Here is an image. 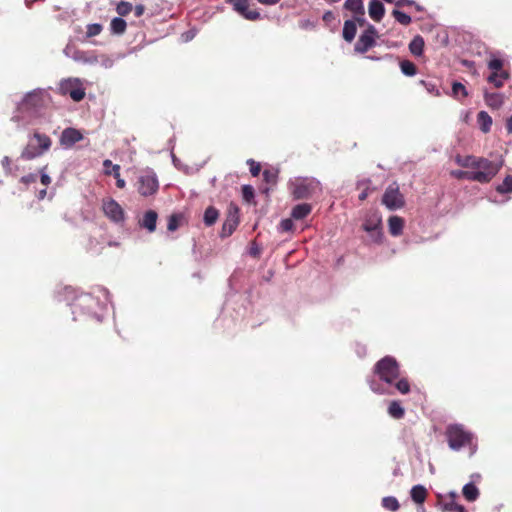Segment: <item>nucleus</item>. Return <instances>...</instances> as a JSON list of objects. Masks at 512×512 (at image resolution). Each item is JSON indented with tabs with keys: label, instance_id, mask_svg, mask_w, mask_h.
<instances>
[{
	"label": "nucleus",
	"instance_id": "f3484780",
	"mask_svg": "<svg viewBox=\"0 0 512 512\" xmlns=\"http://www.w3.org/2000/svg\"><path fill=\"white\" fill-rule=\"evenodd\" d=\"M237 213H238L237 208H235V210L233 212L232 211L229 212L227 218L225 219V221L222 225L220 237L226 238V237L230 236L235 231V229L237 228V226L239 224V218H238Z\"/></svg>",
	"mask_w": 512,
	"mask_h": 512
},
{
	"label": "nucleus",
	"instance_id": "8fccbe9b",
	"mask_svg": "<svg viewBox=\"0 0 512 512\" xmlns=\"http://www.w3.org/2000/svg\"><path fill=\"white\" fill-rule=\"evenodd\" d=\"M420 83L425 87L428 93L435 96L440 95L439 89L437 88V85L435 83L425 80H421Z\"/></svg>",
	"mask_w": 512,
	"mask_h": 512
},
{
	"label": "nucleus",
	"instance_id": "5701e85b",
	"mask_svg": "<svg viewBox=\"0 0 512 512\" xmlns=\"http://www.w3.org/2000/svg\"><path fill=\"white\" fill-rule=\"evenodd\" d=\"M462 494L467 501L474 502L479 498L480 492L473 482H469L463 486Z\"/></svg>",
	"mask_w": 512,
	"mask_h": 512
},
{
	"label": "nucleus",
	"instance_id": "6e6552de",
	"mask_svg": "<svg viewBox=\"0 0 512 512\" xmlns=\"http://www.w3.org/2000/svg\"><path fill=\"white\" fill-rule=\"evenodd\" d=\"M502 167V162L495 163L486 158L477 157L474 167L472 168L473 174H480L482 180H475L479 183L490 182Z\"/></svg>",
	"mask_w": 512,
	"mask_h": 512
},
{
	"label": "nucleus",
	"instance_id": "6e6d98bb",
	"mask_svg": "<svg viewBox=\"0 0 512 512\" xmlns=\"http://www.w3.org/2000/svg\"><path fill=\"white\" fill-rule=\"evenodd\" d=\"M46 166L40 170V181L44 186H48L51 183L50 176L46 173Z\"/></svg>",
	"mask_w": 512,
	"mask_h": 512
},
{
	"label": "nucleus",
	"instance_id": "09e8293b",
	"mask_svg": "<svg viewBox=\"0 0 512 512\" xmlns=\"http://www.w3.org/2000/svg\"><path fill=\"white\" fill-rule=\"evenodd\" d=\"M294 227L293 221L290 218H286L280 221L278 225V231L280 233L290 232Z\"/></svg>",
	"mask_w": 512,
	"mask_h": 512
},
{
	"label": "nucleus",
	"instance_id": "c03bdc74",
	"mask_svg": "<svg viewBox=\"0 0 512 512\" xmlns=\"http://www.w3.org/2000/svg\"><path fill=\"white\" fill-rule=\"evenodd\" d=\"M103 27L99 23H92L87 25L86 38L97 36L101 33Z\"/></svg>",
	"mask_w": 512,
	"mask_h": 512
},
{
	"label": "nucleus",
	"instance_id": "20e7f679",
	"mask_svg": "<svg viewBox=\"0 0 512 512\" xmlns=\"http://www.w3.org/2000/svg\"><path fill=\"white\" fill-rule=\"evenodd\" d=\"M289 189L294 199H307L321 193L320 181L315 178L300 177L289 181Z\"/></svg>",
	"mask_w": 512,
	"mask_h": 512
},
{
	"label": "nucleus",
	"instance_id": "c85d7f7f",
	"mask_svg": "<svg viewBox=\"0 0 512 512\" xmlns=\"http://www.w3.org/2000/svg\"><path fill=\"white\" fill-rule=\"evenodd\" d=\"M344 8L353 12L355 15H365V9L362 0H346Z\"/></svg>",
	"mask_w": 512,
	"mask_h": 512
},
{
	"label": "nucleus",
	"instance_id": "4be33fe9",
	"mask_svg": "<svg viewBox=\"0 0 512 512\" xmlns=\"http://www.w3.org/2000/svg\"><path fill=\"white\" fill-rule=\"evenodd\" d=\"M510 75L507 71H501L497 73H491L487 77V81L491 83L495 88L503 87L504 83L509 79Z\"/></svg>",
	"mask_w": 512,
	"mask_h": 512
},
{
	"label": "nucleus",
	"instance_id": "0e129e2a",
	"mask_svg": "<svg viewBox=\"0 0 512 512\" xmlns=\"http://www.w3.org/2000/svg\"><path fill=\"white\" fill-rule=\"evenodd\" d=\"M117 179L116 181V185L118 188H124L125 187V180L122 179L120 176L119 177H115Z\"/></svg>",
	"mask_w": 512,
	"mask_h": 512
},
{
	"label": "nucleus",
	"instance_id": "aec40b11",
	"mask_svg": "<svg viewBox=\"0 0 512 512\" xmlns=\"http://www.w3.org/2000/svg\"><path fill=\"white\" fill-rule=\"evenodd\" d=\"M484 100L489 107L493 109H498L504 103V96L501 93L485 91Z\"/></svg>",
	"mask_w": 512,
	"mask_h": 512
},
{
	"label": "nucleus",
	"instance_id": "49530a36",
	"mask_svg": "<svg viewBox=\"0 0 512 512\" xmlns=\"http://www.w3.org/2000/svg\"><path fill=\"white\" fill-rule=\"evenodd\" d=\"M117 13L121 16H125L127 14H129L132 10H133V6L131 3L129 2H126V1H121L118 5H117Z\"/></svg>",
	"mask_w": 512,
	"mask_h": 512
},
{
	"label": "nucleus",
	"instance_id": "4d7b16f0",
	"mask_svg": "<svg viewBox=\"0 0 512 512\" xmlns=\"http://www.w3.org/2000/svg\"><path fill=\"white\" fill-rule=\"evenodd\" d=\"M299 27L304 30H309V29H313L315 27V23L308 19H305V20H301L299 22Z\"/></svg>",
	"mask_w": 512,
	"mask_h": 512
},
{
	"label": "nucleus",
	"instance_id": "3c124183",
	"mask_svg": "<svg viewBox=\"0 0 512 512\" xmlns=\"http://www.w3.org/2000/svg\"><path fill=\"white\" fill-rule=\"evenodd\" d=\"M179 227V216L171 215L168 219L167 229L171 232L177 230Z\"/></svg>",
	"mask_w": 512,
	"mask_h": 512
},
{
	"label": "nucleus",
	"instance_id": "9d476101",
	"mask_svg": "<svg viewBox=\"0 0 512 512\" xmlns=\"http://www.w3.org/2000/svg\"><path fill=\"white\" fill-rule=\"evenodd\" d=\"M382 203L391 211L400 209L404 206V196L400 193L396 183L390 184L382 197Z\"/></svg>",
	"mask_w": 512,
	"mask_h": 512
},
{
	"label": "nucleus",
	"instance_id": "c9c22d12",
	"mask_svg": "<svg viewBox=\"0 0 512 512\" xmlns=\"http://www.w3.org/2000/svg\"><path fill=\"white\" fill-rule=\"evenodd\" d=\"M476 159H477V157H475V156H464L463 157V156L457 155L455 157V162L461 167L472 169L475 165Z\"/></svg>",
	"mask_w": 512,
	"mask_h": 512
},
{
	"label": "nucleus",
	"instance_id": "37998d69",
	"mask_svg": "<svg viewBox=\"0 0 512 512\" xmlns=\"http://www.w3.org/2000/svg\"><path fill=\"white\" fill-rule=\"evenodd\" d=\"M263 179L268 184H276L278 172L274 169H266L262 173Z\"/></svg>",
	"mask_w": 512,
	"mask_h": 512
},
{
	"label": "nucleus",
	"instance_id": "603ef678",
	"mask_svg": "<svg viewBox=\"0 0 512 512\" xmlns=\"http://www.w3.org/2000/svg\"><path fill=\"white\" fill-rule=\"evenodd\" d=\"M247 164L250 167V173L252 176H258L261 170L260 163L254 161L253 159H248Z\"/></svg>",
	"mask_w": 512,
	"mask_h": 512
},
{
	"label": "nucleus",
	"instance_id": "338daca9",
	"mask_svg": "<svg viewBox=\"0 0 512 512\" xmlns=\"http://www.w3.org/2000/svg\"><path fill=\"white\" fill-rule=\"evenodd\" d=\"M506 128L508 133H512V116L507 119Z\"/></svg>",
	"mask_w": 512,
	"mask_h": 512
},
{
	"label": "nucleus",
	"instance_id": "13d9d810",
	"mask_svg": "<svg viewBox=\"0 0 512 512\" xmlns=\"http://www.w3.org/2000/svg\"><path fill=\"white\" fill-rule=\"evenodd\" d=\"M196 33L194 30H189L181 34V40L183 42H189L195 37Z\"/></svg>",
	"mask_w": 512,
	"mask_h": 512
},
{
	"label": "nucleus",
	"instance_id": "864d4df0",
	"mask_svg": "<svg viewBox=\"0 0 512 512\" xmlns=\"http://www.w3.org/2000/svg\"><path fill=\"white\" fill-rule=\"evenodd\" d=\"M243 198L246 201H251L254 198V189L250 185H244L242 187Z\"/></svg>",
	"mask_w": 512,
	"mask_h": 512
},
{
	"label": "nucleus",
	"instance_id": "b1692460",
	"mask_svg": "<svg viewBox=\"0 0 512 512\" xmlns=\"http://www.w3.org/2000/svg\"><path fill=\"white\" fill-rule=\"evenodd\" d=\"M412 500L417 504H422L427 496V490L423 485H415L410 491Z\"/></svg>",
	"mask_w": 512,
	"mask_h": 512
},
{
	"label": "nucleus",
	"instance_id": "bb28decb",
	"mask_svg": "<svg viewBox=\"0 0 512 512\" xmlns=\"http://www.w3.org/2000/svg\"><path fill=\"white\" fill-rule=\"evenodd\" d=\"M477 122L482 132L488 133L492 126V118L486 111L477 114Z\"/></svg>",
	"mask_w": 512,
	"mask_h": 512
},
{
	"label": "nucleus",
	"instance_id": "5fc2aeb1",
	"mask_svg": "<svg viewBox=\"0 0 512 512\" xmlns=\"http://www.w3.org/2000/svg\"><path fill=\"white\" fill-rule=\"evenodd\" d=\"M38 179V175L36 173H29L21 177L20 182L29 185L35 183Z\"/></svg>",
	"mask_w": 512,
	"mask_h": 512
},
{
	"label": "nucleus",
	"instance_id": "a18cd8bd",
	"mask_svg": "<svg viewBox=\"0 0 512 512\" xmlns=\"http://www.w3.org/2000/svg\"><path fill=\"white\" fill-rule=\"evenodd\" d=\"M488 68L492 71V73L504 71L503 61L499 58H491L488 62Z\"/></svg>",
	"mask_w": 512,
	"mask_h": 512
},
{
	"label": "nucleus",
	"instance_id": "2eb2a0df",
	"mask_svg": "<svg viewBox=\"0 0 512 512\" xmlns=\"http://www.w3.org/2000/svg\"><path fill=\"white\" fill-rule=\"evenodd\" d=\"M83 139L82 133L76 128H66L60 136V144L65 148H71L75 143Z\"/></svg>",
	"mask_w": 512,
	"mask_h": 512
},
{
	"label": "nucleus",
	"instance_id": "f704fd0d",
	"mask_svg": "<svg viewBox=\"0 0 512 512\" xmlns=\"http://www.w3.org/2000/svg\"><path fill=\"white\" fill-rule=\"evenodd\" d=\"M451 95L455 99L461 100L462 98H465L468 95V92H467L465 86L462 83H460V82H453Z\"/></svg>",
	"mask_w": 512,
	"mask_h": 512
},
{
	"label": "nucleus",
	"instance_id": "72a5a7b5",
	"mask_svg": "<svg viewBox=\"0 0 512 512\" xmlns=\"http://www.w3.org/2000/svg\"><path fill=\"white\" fill-rule=\"evenodd\" d=\"M110 29L112 33L120 35L125 32L126 21L121 17H115L111 21Z\"/></svg>",
	"mask_w": 512,
	"mask_h": 512
},
{
	"label": "nucleus",
	"instance_id": "ea45409f",
	"mask_svg": "<svg viewBox=\"0 0 512 512\" xmlns=\"http://www.w3.org/2000/svg\"><path fill=\"white\" fill-rule=\"evenodd\" d=\"M392 15L402 25H409L412 21L411 17L403 11L394 9Z\"/></svg>",
	"mask_w": 512,
	"mask_h": 512
},
{
	"label": "nucleus",
	"instance_id": "79ce46f5",
	"mask_svg": "<svg viewBox=\"0 0 512 512\" xmlns=\"http://www.w3.org/2000/svg\"><path fill=\"white\" fill-rule=\"evenodd\" d=\"M103 166L106 174H113L115 177H119L120 166L113 164L111 160H104Z\"/></svg>",
	"mask_w": 512,
	"mask_h": 512
},
{
	"label": "nucleus",
	"instance_id": "ddd939ff",
	"mask_svg": "<svg viewBox=\"0 0 512 512\" xmlns=\"http://www.w3.org/2000/svg\"><path fill=\"white\" fill-rule=\"evenodd\" d=\"M102 208L104 214L111 221L115 223H122L124 221V210L114 199L104 201Z\"/></svg>",
	"mask_w": 512,
	"mask_h": 512
},
{
	"label": "nucleus",
	"instance_id": "7ed1b4c3",
	"mask_svg": "<svg viewBox=\"0 0 512 512\" xmlns=\"http://www.w3.org/2000/svg\"><path fill=\"white\" fill-rule=\"evenodd\" d=\"M374 375L380 382L370 378V389L377 394H391V387L400 376V366L394 357L385 356L375 364Z\"/></svg>",
	"mask_w": 512,
	"mask_h": 512
},
{
	"label": "nucleus",
	"instance_id": "69168bd1",
	"mask_svg": "<svg viewBox=\"0 0 512 512\" xmlns=\"http://www.w3.org/2000/svg\"><path fill=\"white\" fill-rule=\"evenodd\" d=\"M458 497V494L455 492V491H450L448 494H447V498L446 500H454L456 501V498Z\"/></svg>",
	"mask_w": 512,
	"mask_h": 512
},
{
	"label": "nucleus",
	"instance_id": "4468645a",
	"mask_svg": "<svg viewBox=\"0 0 512 512\" xmlns=\"http://www.w3.org/2000/svg\"><path fill=\"white\" fill-rule=\"evenodd\" d=\"M227 2L231 4L234 10L246 20L256 21L261 18L260 13L257 10H249L247 0H227Z\"/></svg>",
	"mask_w": 512,
	"mask_h": 512
},
{
	"label": "nucleus",
	"instance_id": "e2e57ef3",
	"mask_svg": "<svg viewBox=\"0 0 512 512\" xmlns=\"http://www.w3.org/2000/svg\"><path fill=\"white\" fill-rule=\"evenodd\" d=\"M356 352L360 357L364 356L366 354L365 346L357 345Z\"/></svg>",
	"mask_w": 512,
	"mask_h": 512
},
{
	"label": "nucleus",
	"instance_id": "393cba45",
	"mask_svg": "<svg viewBox=\"0 0 512 512\" xmlns=\"http://www.w3.org/2000/svg\"><path fill=\"white\" fill-rule=\"evenodd\" d=\"M311 212V205L307 203H302L296 205L291 212L292 218L296 220H301L307 217Z\"/></svg>",
	"mask_w": 512,
	"mask_h": 512
},
{
	"label": "nucleus",
	"instance_id": "a878e982",
	"mask_svg": "<svg viewBox=\"0 0 512 512\" xmlns=\"http://www.w3.org/2000/svg\"><path fill=\"white\" fill-rule=\"evenodd\" d=\"M409 51L411 52V54H413L416 57H419L423 54L424 39L420 35L415 36L411 40V42L409 44Z\"/></svg>",
	"mask_w": 512,
	"mask_h": 512
},
{
	"label": "nucleus",
	"instance_id": "f03ea898",
	"mask_svg": "<svg viewBox=\"0 0 512 512\" xmlns=\"http://www.w3.org/2000/svg\"><path fill=\"white\" fill-rule=\"evenodd\" d=\"M110 303L109 291L104 287H97L92 293L79 295L72 305V313L76 315L78 312L88 315L102 321V312L107 309Z\"/></svg>",
	"mask_w": 512,
	"mask_h": 512
},
{
	"label": "nucleus",
	"instance_id": "7c9ffc66",
	"mask_svg": "<svg viewBox=\"0 0 512 512\" xmlns=\"http://www.w3.org/2000/svg\"><path fill=\"white\" fill-rule=\"evenodd\" d=\"M218 217L219 211L215 207L209 206L204 212L203 221L206 226H212L216 223Z\"/></svg>",
	"mask_w": 512,
	"mask_h": 512
},
{
	"label": "nucleus",
	"instance_id": "39448f33",
	"mask_svg": "<svg viewBox=\"0 0 512 512\" xmlns=\"http://www.w3.org/2000/svg\"><path fill=\"white\" fill-rule=\"evenodd\" d=\"M51 139L39 132H35L28 141V144L21 152V158L25 160H32L42 156L51 147Z\"/></svg>",
	"mask_w": 512,
	"mask_h": 512
},
{
	"label": "nucleus",
	"instance_id": "412c9836",
	"mask_svg": "<svg viewBox=\"0 0 512 512\" xmlns=\"http://www.w3.org/2000/svg\"><path fill=\"white\" fill-rule=\"evenodd\" d=\"M388 227L392 236H399L402 234L404 221L399 216H391L388 220Z\"/></svg>",
	"mask_w": 512,
	"mask_h": 512
},
{
	"label": "nucleus",
	"instance_id": "6ab92c4d",
	"mask_svg": "<svg viewBox=\"0 0 512 512\" xmlns=\"http://www.w3.org/2000/svg\"><path fill=\"white\" fill-rule=\"evenodd\" d=\"M369 16L376 22H379L385 13V8L379 0H371L368 7Z\"/></svg>",
	"mask_w": 512,
	"mask_h": 512
},
{
	"label": "nucleus",
	"instance_id": "58836bf2",
	"mask_svg": "<svg viewBox=\"0 0 512 512\" xmlns=\"http://www.w3.org/2000/svg\"><path fill=\"white\" fill-rule=\"evenodd\" d=\"M496 190L500 194H507L512 192V175L506 176L503 182L496 187Z\"/></svg>",
	"mask_w": 512,
	"mask_h": 512
},
{
	"label": "nucleus",
	"instance_id": "f8f14e48",
	"mask_svg": "<svg viewBox=\"0 0 512 512\" xmlns=\"http://www.w3.org/2000/svg\"><path fill=\"white\" fill-rule=\"evenodd\" d=\"M377 30L373 25H368L367 29L359 36L354 50L358 53H365L375 45Z\"/></svg>",
	"mask_w": 512,
	"mask_h": 512
},
{
	"label": "nucleus",
	"instance_id": "a211bd4d",
	"mask_svg": "<svg viewBox=\"0 0 512 512\" xmlns=\"http://www.w3.org/2000/svg\"><path fill=\"white\" fill-rule=\"evenodd\" d=\"M158 214L154 210L146 211L139 221V226L146 229L149 233L156 230Z\"/></svg>",
	"mask_w": 512,
	"mask_h": 512
},
{
	"label": "nucleus",
	"instance_id": "2f4dec72",
	"mask_svg": "<svg viewBox=\"0 0 512 512\" xmlns=\"http://www.w3.org/2000/svg\"><path fill=\"white\" fill-rule=\"evenodd\" d=\"M388 413L391 417L395 419H401L403 418L405 411L399 401H392L389 404Z\"/></svg>",
	"mask_w": 512,
	"mask_h": 512
},
{
	"label": "nucleus",
	"instance_id": "4c0bfd02",
	"mask_svg": "<svg viewBox=\"0 0 512 512\" xmlns=\"http://www.w3.org/2000/svg\"><path fill=\"white\" fill-rule=\"evenodd\" d=\"M382 506L389 511H396L400 505L398 500L393 496H386L382 499Z\"/></svg>",
	"mask_w": 512,
	"mask_h": 512
},
{
	"label": "nucleus",
	"instance_id": "9b49d317",
	"mask_svg": "<svg viewBox=\"0 0 512 512\" xmlns=\"http://www.w3.org/2000/svg\"><path fill=\"white\" fill-rule=\"evenodd\" d=\"M60 92L69 95L74 101L79 102L85 97V90L79 79H67L60 83Z\"/></svg>",
	"mask_w": 512,
	"mask_h": 512
},
{
	"label": "nucleus",
	"instance_id": "cd10ccee",
	"mask_svg": "<svg viewBox=\"0 0 512 512\" xmlns=\"http://www.w3.org/2000/svg\"><path fill=\"white\" fill-rule=\"evenodd\" d=\"M450 174L456 179H465L469 181L482 180L483 176L480 174H473L472 170H453Z\"/></svg>",
	"mask_w": 512,
	"mask_h": 512
},
{
	"label": "nucleus",
	"instance_id": "1a4fd4ad",
	"mask_svg": "<svg viewBox=\"0 0 512 512\" xmlns=\"http://www.w3.org/2000/svg\"><path fill=\"white\" fill-rule=\"evenodd\" d=\"M158 188V178L152 169H147L139 175L137 180V190L142 196H151L158 191Z\"/></svg>",
	"mask_w": 512,
	"mask_h": 512
},
{
	"label": "nucleus",
	"instance_id": "c756f323",
	"mask_svg": "<svg viewBox=\"0 0 512 512\" xmlns=\"http://www.w3.org/2000/svg\"><path fill=\"white\" fill-rule=\"evenodd\" d=\"M356 31H357V28H356L355 21H353V20H346L344 22L343 38L347 42L353 41V39L355 38V35H356Z\"/></svg>",
	"mask_w": 512,
	"mask_h": 512
},
{
	"label": "nucleus",
	"instance_id": "f257e3e1",
	"mask_svg": "<svg viewBox=\"0 0 512 512\" xmlns=\"http://www.w3.org/2000/svg\"><path fill=\"white\" fill-rule=\"evenodd\" d=\"M52 98L49 89L36 88L27 92L17 104L12 121L18 126H26L33 123L34 119L43 115V110L51 104Z\"/></svg>",
	"mask_w": 512,
	"mask_h": 512
},
{
	"label": "nucleus",
	"instance_id": "774afa93",
	"mask_svg": "<svg viewBox=\"0 0 512 512\" xmlns=\"http://www.w3.org/2000/svg\"><path fill=\"white\" fill-rule=\"evenodd\" d=\"M355 22H358L360 25L365 23L364 15H355Z\"/></svg>",
	"mask_w": 512,
	"mask_h": 512
},
{
	"label": "nucleus",
	"instance_id": "0eeeda50",
	"mask_svg": "<svg viewBox=\"0 0 512 512\" xmlns=\"http://www.w3.org/2000/svg\"><path fill=\"white\" fill-rule=\"evenodd\" d=\"M362 228L372 242H381L383 238L382 216L378 211H370L365 215Z\"/></svg>",
	"mask_w": 512,
	"mask_h": 512
},
{
	"label": "nucleus",
	"instance_id": "e433bc0d",
	"mask_svg": "<svg viewBox=\"0 0 512 512\" xmlns=\"http://www.w3.org/2000/svg\"><path fill=\"white\" fill-rule=\"evenodd\" d=\"M401 72L406 76H414L417 73L416 66L409 60H403L400 62Z\"/></svg>",
	"mask_w": 512,
	"mask_h": 512
},
{
	"label": "nucleus",
	"instance_id": "680f3d73",
	"mask_svg": "<svg viewBox=\"0 0 512 512\" xmlns=\"http://www.w3.org/2000/svg\"><path fill=\"white\" fill-rule=\"evenodd\" d=\"M257 1L263 5L271 6V5L277 4L280 0H257Z\"/></svg>",
	"mask_w": 512,
	"mask_h": 512
},
{
	"label": "nucleus",
	"instance_id": "a19ab883",
	"mask_svg": "<svg viewBox=\"0 0 512 512\" xmlns=\"http://www.w3.org/2000/svg\"><path fill=\"white\" fill-rule=\"evenodd\" d=\"M2 167L6 175H15L18 167L11 165V159L8 156H4L1 161Z\"/></svg>",
	"mask_w": 512,
	"mask_h": 512
},
{
	"label": "nucleus",
	"instance_id": "052dcab7",
	"mask_svg": "<svg viewBox=\"0 0 512 512\" xmlns=\"http://www.w3.org/2000/svg\"><path fill=\"white\" fill-rule=\"evenodd\" d=\"M396 6L400 7V6H405V5H416L415 1L413 0H397L394 2Z\"/></svg>",
	"mask_w": 512,
	"mask_h": 512
},
{
	"label": "nucleus",
	"instance_id": "473e14b6",
	"mask_svg": "<svg viewBox=\"0 0 512 512\" xmlns=\"http://www.w3.org/2000/svg\"><path fill=\"white\" fill-rule=\"evenodd\" d=\"M441 508L446 512H467L463 505L457 504L454 500H445L441 504Z\"/></svg>",
	"mask_w": 512,
	"mask_h": 512
},
{
	"label": "nucleus",
	"instance_id": "dca6fc26",
	"mask_svg": "<svg viewBox=\"0 0 512 512\" xmlns=\"http://www.w3.org/2000/svg\"><path fill=\"white\" fill-rule=\"evenodd\" d=\"M64 52L67 56L71 57L77 62L87 63V64H95L98 62L97 56L91 52L82 51V50H73L69 46L64 49Z\"/></svg>",
	"mask_w": 512,
	"mask_h": 512
},
{
	"label": "nucleus",
	"instance_id": "bf43d9fd",
	"mask_svg": "<svg viewBox=\"0 0 512 512\" xmlns=\"http://www.w3.org/2000/svg\"><path fill=\"white\" fill-rule=\"evenodd\" d=\"M136 17H140L143 15L145 11V7L142 4L136 5L133 10Z\"/></svg>",
	"mask_w": 512,
	"mask_h": 512
},
{
	"label": "nucleus",
	"instance_id": "423d86ee",
	"mask_svg": "<svg viewBox=\"0 0 512 512\" xmlns=\"http://www.w3.org/2000/svg\"><path fill=\"white\" fill-rule=\"evenodd\" d=\"M445 434L449 447L454 451H459L464 446L470 445L473 439V434L467 431L462 424L449 425Z\"/></svg>",
	"mask_w": 512,
	"mask_h": 512
},
{
	"label": "nucleus",
	"instance_id": "de8ad7c7",
	"mask_svg": "<svg viewBox=\"0 0 512 512\" xmlns=\"http://www.w3.org/2000/svg\"><path fill=\"white\" fill-rule=\"evenodd\" d=\"M396 389L401 394H407L410 392V384L405 378L399 379L397 382H394Z\"/></svg>",
	"mask_w": 512,
	"mask_h": 512
}]
</instances>
